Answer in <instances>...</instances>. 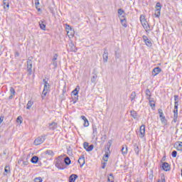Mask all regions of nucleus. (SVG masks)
I'll return each instance as SVG.
<instances>
[{"label": "nucleus", "mask_w": 182, "mask_h": 182, "mask_svg": "<svg viewBox=\"0 0 182 182\" xmlns=\"http://www.w3.org/2000/svg\"><path fill=\"white\" fill-rule=\"evenodd\" d=\"M142 39L144 42L146 43V46H149V48L152 46L153 44L151 43V41H150V39L147 38V36H143Z\"/></svg>", "instance_id": "11"}, {"label": "nucleus", "mask_w": 182, "mask_h": 182, "mask_svg": "<svg viewBox=\"0 0 182 182\" xmlns=\"http://www.w3.org/2000/svg\"><path fill=\"white\" fill-rule=\"evenodd\" d=\"M149 178H153V174H150V175H149Z\"/></svg>", "instance_id": "61"}, {"label": "nucleus", "mask_w": 182, "mask_h": 182, "mask_svg": "<svg viewBox=\"0 0 182 182\" xmlns=\"http://www.w3.org/2000/svg\"><path fill=\"white\" fill-rule=\"evenodd\" d=\"M4 171L5 173H6V174H9V173H11V168L9 167V166H5Z\"/></svg>", "instance_id": "36"}, {"label": "nucleus", "mask_w": 182, "mask_h": 182, "mask_svg": "<svg viewBox=\"0 0 182 182\" xmlns=\"http://www.w3.org/2000/svg\"><path fill=\"white\" fill-rule=\"evenodd\" d=\"M140 21L143 28H144L146 32L149 33L151 31L150 26L149 25V23H147V21H146V18H144V16H141Z\"/></svg>", "instance_id": "1"}, {"label": "nucleus", "mask_w": 182, "mask_h": 182, "mask_svg": "<svg viewBox=\"0 0 182 182\" xmlns=\"http://www.w3.org/2000/svg\"><path fill=\"white\" fill-rule=\"evenodd\" d=\"M4 122V119L2 117H0V124Z\"/></svg>", "instance_id": "58"}, {"label": "nucleus", "mask_w": 182, "mask_h": 182, "mask_svg": "<svg viewBox=\"0 0 182 182\" xmlns=\"http://www.w3.org/2000/svg\"><path fill=\"white\" fill-rule=\"evenodd\" d=\"M55 166L60 170H65V162L62 160V158L57 159Z\"/></svg>", "instance_id": "3"}, {"label": "nucleus", "mask_w": 182, "mask_h": 182, "mask_svg": "<svg viewBox=\"0 0 182 182\" xmlns=\"http://www.w3.org/2000/svg\"><path fill=\"white\" fill-rule=\"evenodd\" d=\"M158 182H166V177L164 176V175H162L161 176V179H159Z\"/></svg>", "instance_id": "43"}, {"label": "nucleus", "mask_w": 182, "mask_h": 182, "mask_svg": "<svg viewBox=\"0 0 182 182\" xmlns=\"http://www.w3.org/2000/svg\"><path fill=\"white\" fill-rule=\"evenodd\" d=\"M160 119H161V122L162 124H167V119H166L165 116L161 117Z\"/></svg>", "instance_id": "33"}, {"label": "nucleus", "mask_w": 182, "mask_h": 182, "mask_svg": "<svg viewBox=\"0 0 182 182\" xmlns=\"http://www.w3.org/2000/svg\"><path fill=\"white\" fill-rule=\"evenodd\" d=\"M50 87V85H49V82H46V85H44V88H43L44 92H49Z\"/></svg>", "instance_id": "30"}, {"label": "nucleus", "mask_w": 182, "mask_h": 182, "mask_svg": "<svg viewBox=\"0 0 182 182\" xmlns=\"http://www.w3.org/2000/svg\"><path fill=\"white\" fill-rule=\"evenodd\" d=\"M160 72H161V68H160V67H156L153 69V70L151 72V75H152V76H157V75H159V73H160Z\"/></svg>", "instance_id": "12"}, {"label": "nucleus", "mask_w": 182, "mask_h": 182, "mask_svg": "<svg viewBox=\"0 0 182 182\" xmlns=\"http://www.w3.org/2000/svg\"><path fill=\"white\" fill-rule=\"evenodd\" d=\"M176 149L179 151H182V142H180L176 147Z\"/></svg>", "instance_id": "42"}, {"label": "nucleus", "mask_w": 182, "mask_h": 182, "mask_svg": "<svg viewBox=\"0 0 182 182\" xmlns=\"http://www.w3.org/2000/svg\"><path fill=\"white\" fill-rule=\"evenodd\" d=\"M27 70L30 73H32V61L31 60H27Z\"/></svg>", "instance_id": "18"}, {"label": "nucleus", "mask_w": 182, "mask_h": 182, "mask_svg": "<svg viewBox=\"0 0 182 182\" xmlns=\"http://www.w3.org/2000/svg\"><path fill=\"white\" fill-rule=\"evenodd\" d=\"M122 154H123V156H125V154H127V145H123L122 146V149H121Z\"/></svg>", "instance_id": "22"}, {"label": "nucleus", "mask_w": 182, "mask_h": 182, "mask_svg": "<svg viewBox=\"0 0 182 182\" xmlns=\"http://www.w3.org/2000/svg\"><path fill=\"white\" fill-rule=\"evenodd\" d=\"M35 2H39V0H34Z\"/></svg>", "instance_id": "63"}, {"label": "nucleus", "mask_w": 182, "mask_h": 182, "mask_svg": "<svg viewBox=\"0 0 182 182\" xmlns=\"http://www.w3.org/2000/svg\"><path fill=\"white\" fill-rule=\"evenodd\" d=\"M16 56H19V53H16Z\"/></svg>", "instance_id": "62"}, {"label": "nucleus", "mask_w": 182, "mask_h": 182, "mask_svg": "<svg viewBox=\"0 0 182 182\" xmlns=\"http://www.w3.org/2000/svg\"><path fill=\"white\" fill-rule=\"evenodd\" d=\"M173 117H178V109L173 110Z\"/></svg>", "instance_id": "45"}, {"label": "nucleus", "mask_w": 182, "mask_h": 182, "mask_svg": "<svg viewBox=\"0 0 182 182\" xmlns=\"http://www.w3.org/2000/svg\"><path fill=\"white\" fill-rule=\"evenodd\" d=\"M43 180L41 177L36 178L34 182H42Z\"/></svg>", "instance_id": "47"}, {"label": "nucleus", "mask_w": 182, "mask_h": 182, "mask_svg": "<svg viewBox=\"0 0 182 182\" xmlns=\"http://www.w3.org/2000/svg\"><path fill=\"white\" fill-rule=\"evenodd\" d=\"M29 164V162L28 161H23V164H21V166L23 167H25V166H28Z\"/></svg>", "instance_id": "50"}, {"label": "nucleus", "mask_w": 182, "mask_h": 182, "mask_svg": "<svg viewBox=\"0 0 182 182\" xmlns=\"http://www.w3.org/2000/svg\"><path fill=\"white\" fill-rule=\"evenodd\" d=\"M148 100H149V105L151 106V109H154V107H156L154 100H151V98L150 97H148Z\"/></svg>", "instance_id": "26"}, {"label": "nucleus", "mask_w": 182, "mask_h": 182, "mask_svg": "<svg viewBox=\"0 0 182 182\" xmlns=\"http://www.w3.org/2000/svg\"><path fill=\"white\" fill-rule=\"evenodd\" d=\"M107 181H108V182H114V178L113 177V174L111 173L108 176Z\"/></svg>", "instance_id": "34"}, {"label": "nucleus", "mask_w": 182, "mask_h": 182, "mask_svg": "<svg viewBox=\"0 0 182 182\" xmlns=\"http://www.w3.org/2000/svg\"><path fill=\"white\" fill-rule=\"evenodd\" d=\"M4 9H9V0H3Z\"/></svg>", "instance_id": "23"}, {"label": "nucleus", "mask_w": 182, "mask_h": 182, "mask_svg": "<svg viewBox=\"0 0 182 182\" xmlns=\"http://www.w3.org/2000/svg\"><path fill=\"white\" fill-rule=\"evenodd\" d=\"M49 129L50 130H55V129H58V123L52 122L49 124Z\"/></svg>", "instance_id": "20"}, {"label": "nucleus", "mask_w": 182, "mask_h": 182, "mask_svg": "<svg viewBox=\"0 0 182 182\" xmlns=\"http://www.w3.org/2000/svg\"><path fill=\"white\" fill-rule=\"evenodd\" d=\"M79 90H80V87L77 85L76 88L72 92V95L74 96L73 98V103H76L79 100Z\"/></svg>", "instance_id": "2"}, {"label": "nucleus", "mask_w": 182, "mask_h": 182, "mask_svg": "<svg viewBox=\"0 0 182 182\" xmlns=\"http://www.w3.org/2000/svg\"><path fill=\"white\" fill-rule=\"evenodd\" d=\"M23 161L22 159H19L18 163V164H22Z\"/></svg>", "instance_id": "57"}, {"label": "nucleus", "mask_w": 182, "mask_h": 182, "mask_svg": "<svg viewBox=\"0 0 182 182\" xmlns=\"http://www.w3.org/2000/svg\"><path fill=\"white\" fill-rule=\"evenodd\" d=\"M81 119L84 121V127H89V120L84 115L81 116Z\"/></svg>", "instance_id": "19"}, {"label": "nucleus", "mask_w": 182, "mask_h": 182, "mask_svg": "<svg viewBox=\"0 0 182 182\" xmlns=\"http://www.w3.org/2000/svg\"><path fill=\"white\" fill-rule=\"evenodd\" d=\"M139 132H140L139 137H141V139H143V137H144V134H146V125L142 124L140 127Z\"/></svg>", "instance_id": "7"}, {"label": "nucleus", "mask_w": 182, "mask_h": 182, "mask_svg": "<svg viewBox=\"0 0 182 182\" xmlns=\"http://www.w3.org/2000/svg\"><path fill=\"white\" fill-rule=\"evenodd\" d=\"M46 154H48V156H55V153H53V151L52 150H47Z\"/></svg>", "instance_id": "39"}, {"label": "nucleus", "mask_w": 182, "mask_h": 182, "mask_svg": "<svg viewBox=\"0 0 182 182\" xmlns=\"http://www.w3.org/2000/svg\"><path fill=\"white\" fill-rule=\"evenodd\" d=\"M159 114V117H164L163 114H164V113L163 112V109H158Z\"/></svg>", "instance_id": "41"}, {"label": "nucleus", "mask_w": 182, "mask_h": 182, "mask_svg": "<svg viewBox=\"0 0 182 182\" xmlns=\"http://www.w3.org/2000/svg\"><path fill=\"white\" fill-rule=\"evenodd\" d=\"M120 21L124 28H126L127 26V21L126 20L124 16H121Z\"/></svg>", "instance_id": "15"}, {"label": "nucleus", "mask_w": 182, "mask_h": 182, "mask_svg": "<svg viewBox=\"0 0 182 182\" xmlns=\"http://www.w3.org/2000/svg\"><path fill=\"white\" fill-rule=\"evenodd\" d=\"M15 96V89L12 87H10V96L9 97V100H12Z\"/></svg>", "instance_id": "17"}, {"label": "nucleus", "mask_w": 182, "mask_h": 182, "mask_svg": "<svg viewBox=\"0 0 182 182\" xmlns=\"http://www.w3.org/2000/svg\"><path fill=\"white\" fill-rule=\"evenodd\" d=\"M45 140H46V135H41V136L37 137L34 140V144L36 146H39V144H42V143H43Z\"/></svg>", "instance_id": "4"}, {"label": "nucleus", "mask_w": 182, "mask_h": 182, "mask_svg": "<svg viewBox=\"0 0 182 182\" xmlns=\"http://www.w3.org/2000/svg\"><path fill=\"white\" fill-rule=\"evenodd\" d=\"M63 161H64L65 164H66V166H69L70 164V163H72V161L70 160V158H69L68 156H67L64 159Z\"/></svg>", "instance_id": "29"}, {"label": "nucleus", "mask_w": 182, "mask_h": 182, "mask_svg": "<svg viewBox=\"0 0 182 182\" xmlns=\"http://www.w3.org/2000/svg\"><path fill=\"white\" fill-rule=\"evenodd\" d=\"M39 26L42 31H46V25L43 23V21H39Z\"/></svg>", "instance_id": "25"}, {"label": "nucleus", "mask_w": 182, "mask_h": 182, "mask_svg": "<svg viewBox=\"0 0 182 182\" xmlns=\"http://www.w3.org/2000/svg\"><path fill=\"white\" fill-rule=\"evenodd\" d=\"M97 80V74H94V75L91 78L92 83H94V85H96V82Z\"/></svg>", "instance_id": "27"}, {"label": "nucleus", "mask_w": 182, "mask_h": 182, "mask_svg": "<svg viewBox=\"0 0 182 182\" xmlns=\"http://www.w3.org/2000/svg\"><path fill=\"white\" fill-rule=\"evenodd\" d=\"M103 60L105 63H107V60H109V52L107 51V48L104 49V53L102 55Z\"/></svg>", "instance_id": "8"}, {"label": "nucleus", "mask_w": 182, "mask_h": 182, "mask_svg": "<svg viewBox=\"0 0 182 182\" xmlns=\"http://www.w3.org/2000/svg\"><path fill=\"white\" fill-rule=\"evenodd\" d=\"M161 167L162 170H164V171H170V170H171V166H170V164L167 162H164Z\"/></svg>", "instance_id": "10"}, {"label": "nucleus", "mask_w": 182, "mask_h": 182, "mask_svg": "<svg viewBox=\"0 0 182 182\" xmlns=\"http://www.w3.org/2000/svg\"><path fill=\"white\" fill-rule=\"evenodd\" d=\"M33 105V102L32 101H28L27 103L26 109H31V107H32Z\"/></svg>", "instance_id": "40"}, {"label": "nucleus", "mask_w": 182, "mask_h": 182, "mask_svg": "<svg viewBox=\"0 0 182 182\" xmlns=\"http://www.w3.org/2000/svg\"><path fill=\"white\" fill-rule=\"evenodd\" d=\"M136 92H132L131 93V95H130V99H131V101L133 102V100H134V99H136Z\"/></svg>", "instance_id": "32"}, {"label": "nucleus", "mask_w": 182, "mask_h": 182, "mask_svg": "<svg viewBox=\"0 0 182 182\" xmlns=\"http://www.w3.org/2000/svg\"><path fill=\"white\" fill-rule=\"evenodd\" d=\"M131 116L133 117V119H137V112L134 110L130 111Z\"/></svg>", "instance_id": "31"}, {"label": "nucleus", "mask_w": 182, "mask_h": 182, "mask_svg": "<svg viewBox=\"0 0 182 182\" xmlns=\"http://www.w3.org/2000/svg\"><path fill=\"white\" fill-rule=\"evenodd\" d=\"M174 109H178V102H175Z\"/></svg>", "instance_id": "54"}, {"label": "nucleus", "mask_w": 182, "mask_h": 182, "mask_svg": "<svg viewBox=\"0 0 182 182\" xmlns=\"http://www.w3.org/2000/svg\"><path fill=\"white\" fill-rule=\"evenodd\" d=\"M97 126L96 124H92V139L97 137Z\"/></svg>", "instance_id": "14"}, {"label": "nucleus", "mask_w": 182, "mask_h": 182, "mask_svg": "<svg viewBox=\"0 0 182 182\" xmlns=\"http://www.w3.org/2000/svg\"><path fill=\"white\" fill-rule=\"evenodd\" d=\"M52 60H58V54H54Z\"/></svg>", "instance_id": "53"}, {"label": "nucleus", "mask_w": 182, "mask_h": 182, "mask_svg": "<svg viewBox=\"0 0 182 182\" xmlns=\"http://www.w3.org/2000/svg\"><path fill=\"white\" fill-rule=\"evenodd\" d=\"M31 161L33 164H36V163H38V161H39V157H38L37 156H34L31 158Z\"/></svg>", "instance_id": "24"}, {"label": "nucleus", "mask_w": 182, "mask_h": 182, "mask_svg": "<svg viewBox=\"0 0 182 182\" xmlns=\"http://www.w3.org/2000/svg\"><path fill=\"white\" fill-rule=\"evenodd\" d=\"M108 144L109 145H107L108 146L107 148L105 149V154L103 156L104 161H108V160H109V152L108 151H110V146L112 145V144H110V142H108Z\"/></svg>", "instance_id": "6"}, {"label": "nucleus", "mask_w": 182, "mask_h": 182, "mask_svg": "<svg viewBox=\"0 0 182 182\" xmlns=\"http://www.w3.org/2000/svg\"><path fill=\"white\" fill-rule=\"evenodd\" d=\"M68 35L70 36H75V30L73 28L72 30H70V31H67Z\"/></svg>", "instance_id": "38"}, {"label": "nucleus", "mask_w": 182, "mask_h": 182, "mask_svg": "<svg viewBox=\"0 0 182 182\" xmlns=\"http://www.w3.org/2000/svg\"><path fill=\"white\" fill-rule=\"evenodd\" d=\"M51 65H53V69H56L58 68V61L52 60Z\"/></svg>", "instance_id": "35"}, {"label": "nucleus", "mask_w": 182, "mask_h": 182, "mask_svg": "<svg viewBox=\"0 0 182 182\" xmlns=\"http://www.w3.org/2000/svg\"><path fill=\"white\" fill-rule=\"evenodd\" d=\"M16 122L17 123H20V124H21L22 123V117H18L16 119Z\"/></svg>", "instance_id": "49"}, {"label": "nucleus", "mask_w": 182, "mask_h": 182, "mask_svg": "<svg viewBox=\"0 0 182 182\" xmlns=\"http://www.w3.org/2000/svg\"><path fill=\"white\" fill-rule=\"evenodd\" d=\"M69 46L70 48V49L71 52L77 51L76 46H75V44H73V43H70Z\"/></svg>", "instance_id": "28"}, {"label": "nucleus", "mask_w": 182, "mask_h": 182, "mask_svg": "<svg viewBox=\"0 0 182 182\" xmlns=\"http://www.w3.org/2000/svg\"><path fill=\"white\" fill-rule=\"evenodd\" d=\"M83 146L86 151H92L94 147L93 144L89 145V143L87 142H84Z\"/></svg>", "instance_id": "9"}, {"label": "nucleus", "mask_w": 182, "mask_h": 182, "mask_svg": "<svg viewBox=\"0 0 182 182\" xmlns=\"http://www.w3.org/2000/svg\"><path fill=\"white\" fill-rule=\"evenodd\" d=\"M46 95H48V91H45V90H43L42 98L43 99V97H46Z\"/></svg>", "instance_id": "52"}, {"label": "nucleus", "mask_w": 182, "mask_h": 182, "mask_svg": "<svg viewBox=\"0 0 182 182\" xmlns=\"http://www.w3.org/2000/svg\"><path fill=\"white\" fill-rule=\"evenodd\" d=\"M78 163L80 167H83V166H85V155H82L79 158Z\"/></svg>", "instance_id": "16"}, {"label": "nucleus", "mask_w": 182, "mask_h": 182, "mask_svg": "<svg viewBox=\"0 0 182 182\" xmlns=\"http://www.w3.org/2000/svg\"><path fill=\"white\" fill-rule=\"evenodd\" d=\"M35 5H36V8L37 11L38 12H41V8L38 7L39 1H35Z\"/></svg>", "instance_id": "44"}, {"label": "nucleus", "mask_w": 182, "mask_h": 182, "mask_svg": "<svg viewBox=\"0 0 182 182\" xmlns=\"http://www.w3.org/2000/svg\"><path fill=\"white\" fill-rule=\"evenodd\" d=\"M133 149H134V151H135V154L136 156H139V154H140L141 149H140V146H139V144H137V143L134 144Z\"/></svg>", "instance_id": "13"}, {"label": "nucleus", "mask_w": 182, "mask_h": 182, "mask_svg": "<svg viewBox=\"0 0 182 182\" xmlns=\"http://www.w3.org/2000/svg\"><path fill=\"white\" fill-rule=\"evenodd\" d=\"M155 8H156V10H155L156 18H159L161 12V4L160 2H157Z\"/></svg>", "instance_id": "5"}, {"label": "nucleus", "mask_w": 182, "mask_h": 182, "mask_svg": "<svg viewBox=\"0 0 182 182\" xmlns=\"http://www.w3.org/2000/svg\"><path fill=\"white\" fill-rule=\"evenodd\" d=\"M145 93H146V96L149 97V99H150V97H151V92H150V90L146 89L145 91Z\"/></svg>", "instance_id": "37"}, {"label": "nucleus", "mask_w": 182, "mask_h": 182, "mask_svg": "<svg viewBox=\"0 0 182 182\" xmlns=\"http://www.w3.org/2000/svg\"><path fill=\"white\" fill-rule=\"evenodd\" d=\"M172 157L176 158L177 157V151H173L171 154Z\"/></svg>", "instance_id": "51"}, {"label": "nucleus", "mask_w": 182, "mask_h": 182, "mask_svg": "<svg viewBox=\"0 0 182 182\" xmlns=\"http://www.w3.org/2000/svg\"><path fill=\"white\" fill-rule=\"evenodd\" d=\"M65 29H66V31H72L73 28L72 27H70V25L66 24L65 25Z\"/></svg>", "instance_id": "48"}, {"label": "nucleus", "mask_w": 182, "mask_h": 182, "mask_svg": "<svg viewBox=\"0 0 182 182\" xmlns=\"http://www.w3.org/2000/svg\"><path fill=\"white\" fill-rule=\"evenodd\" d=\"M43 82L44 85H46V82H48V81H46V79H43Z\"/></svg>", "instance_id": "60"}, {"label": "nucleus", "mask_w": 182, "mask_h": 182, "mask_svg": "<svg viewBox=\"0 0 182 182\" xmlns=\"http://www.w3.org/2000/svg\"><path fill=\"white\" fill-rule=\"evenodd\" d=\"M178 117H173V122L174 123H177V119Z\"/></svg>", "instance_id": "56"}, {"label": "nucleus", "mask_w": 182, "mask_h": 182, "mask_svg": "<svg viewBox=\"0 0 182 182\" xmlns=\"http://www.w3.org/2000/svg\"><path fill=\"white\" fill-rule=\"evenodd\" d=\"M77 174H72L69 177V182H75L76 181V178H77Z\"/></svg>", "instance_id": "21"}, {"label": "nucleus", "mask_w": 182, "mask_h": 182, "mask_svg": "<svg viewBox=\"0 0 182 182\" xmlns=\"http://www.w3.org/2000/svg\"><path fill=\"white\" fill-rule=\"evenodd\" d=\"M174 100L175 102H178L177 100H178V95H174Z\"/></svg>", "instance_id": "55"}, {"label": "nucleus", "mask_w": 182, "mask_h": 182, "mask_svg": "<svg viewBox=\"0 0 182 182\" xmlns=\"http://www.w3.org/2000/svg\"><path fill=\"white\" fill-rule=\"evenodd\" d=\"M106 168V163H104L103 166H102V168Z\"/></svg>", "instance_id": "59"}, {"label": "nucleus", "mask_w": 182, "mask_h": 182, "mask_svg": "<svg viewBox=\"0 0 182 182\" xmlns=\"http://www.w3.org/2000/svg\"><path fill=\"white\" fill-rule=\"evenodd\" d=\"M162 160H164V156L163 157Z\"/></svg>", "instance_id": "64"}, {"label": "nucleus", "mask_w": 182, "mask_h": 182, "mask_svg": "<svg viewBox=\"0 0 182 182\" xmlns=\"http://www.w3.org/2000/svg\"><path fill=\"white\" fill-rule=\"evenodd\" d=\"M124 14V11H123V9H118V14L119 16H122V15H123Z\"/></svg>", "instance_id": "46"}]
</instances>
